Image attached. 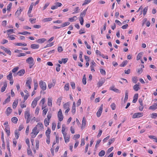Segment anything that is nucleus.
Masks as SVG:
<instances>
[{"mask_svg":"<svg viewBox=\"0 0 157 157\" xmlns=\"http://www.w3.org/2000/svg\"><path fill=\"white\" fill-rule=\"evenodd\" d=\"M32 131L33 132L31 133V136L32 138H34L39 132V131L37 130V127L36 126L33 129Z\"/></svg>","mask_w":157,"mask_h":157,"instance_id":"obj_1","label":"nucleus"},{"mask_svg":"<svg viewBox=\"0 0 157 157\" xmlns=\"http://www.w3.org/2000/svg\"><path fill=\"white\" fill-rule=\"evenodd\" d=\"M39 85L42 90L44 91L46 89V85L45 82L41 80L40 81Z\"/></svg>","mask_w":157,"mask_h":157,"instance_id":"obj_2","label":"nucleus"},{"mask_svg":"<svg viewBox=\"0 0 157 157\" xmlns=\"http://www.w3.org/2000/svg\"><path fill=\"white\" fill-rule=\"evenodd\" d=\"M58 117L59 120L60 121H63V116L61 110L60 109L58 113Z\"/></svg>","mask_w":157,"mask_h":157,"instance_id":"obj_3","label":"nucleus"},{"mask_svg":"<svg viewBox=\"0 0 157 157\" xmlns=\"http://www.w3.org/2000/svg\"><path fill=\"white\" fill-rule=\"evenodd\" d=\"M143 113H134L132 116V118L135 119L136 118H139L143 116Z\"/></svg>","mask_w":157,"mask_h":157,"instance_id":"obj_4","label":"nucleus"},{"mask_svg":"<svg viewBox=\"0 0 157 157\" xmlns=\"http://www.w3.org/2000/svg\"><path fill=\"white\" fill-rule=\"evenodd\" d=\"M103 104H101L100 106V108L98 109V111L97 113V116L98 117H99L101 115L103 109Z\"/></svg>","mask_w":157,"mask_h":157,"instance_id":"obj_5","label":"nucleus"},{"mask_svg":"<svg viewBox=\"0 0 157 157\" xmlns=\"http://www.w3.org/2000/svg\"><path fill=\"white\" fill-rule=\"evenodd\" d=\"M32 81V79L31 78H27L26 84V86L29 87V89H30L31 88L30 84L31 83Z\"/></svg>","mask_w":157,"mask_h":157,"instance_id":"obj_6","label":"nucleus"},{"mask_svg":"<svg viewBox=\"0 0 157 157\" xmlns=\"http://www.w3.org/2000/svg\"><path fill=\"white\" fill-rule=\"evenodd\" d=\"M29 109V108L27 109V110L25 112V119L30 118Z\"/></svg>","mask_w":157,"mask_h":157,"instance_id":"obj_7","label":"nucleus"},{"mask_svg":"<svg viewBox=\"0 0 157 157\" xmlns=\"http://www.w3.org/2000/svg\"><path fill=\"white\" fill-rule=\"evenodd\" d=\"M26 62L29 64H33L34 63V60L32 57H29L26 60Z\"/></svg>","mask_w":157,"mask_h":157,"instance_id":"obj_8","label":"nucleus"},{"mask_svg":"<svg viewBox=\"0 0 157 157\" xmlns=\"http://www.w3.org/2000/svg\"><path fill=\"white\" fill-rule=\"evenodd\" d=\"M56 82L54 79H53L52 80V83L48 84V88L50 89L52 87H53L55 86L56 84Z\"/></svg>","mask_w":157,"mask_h":157,"instance_id":"obj_9","label":"nucleus"},{"mask_svg":"<svg viewBox=\"0 0 157 157\" xmlns=\"http://www.w3.org/2000/svg\"><path fill=\"white\" fill-rule=\"evenodd\" d=\"M67 134H64L63 135L64 139L65 140V142L67 143L69 142L70 141V136H67Z\"/></svg>","mask_w":157,"mask_h":157,"instance_id":"obj_10","label":"nucleus"},{"mask_svg":"<svg viewBox=\"0 0 157 157\" xmlns=\"http://www.w3.org/2000/svg\"><path fill=\"white\" fill-rule=\"evenodd\" d=\"M46 40V39L44 38H43L38 39L36 40V42L38 43L42 44L44 43Z\"/></svg>","mask_w":157,"mask_h":157,"instance_id":"obj_11","label":"nucleus"},{"mask_svg":"<svg viewBox=\"0 0 157 157\" xmlns=\"http://www.w3.org/2000/svg\"><path fill=\"white\" fill-rule=\"evenodd\" d=\"M1 48L5 52H6L9 55H11V52L10 50L7 49L6 48H5L3 46Z\"/></svg>","mask_w":157,"mask_h":157,"instance_id":"obj_12","label":"nucleus"},{"mask_svg":"<svg viewBox=\"0 0 157 157\" xmlns=\"http://www.w3.org/2000/svg\"><path fill=\"white\" fill-rule=\"evenodd\" d=\"M138 94H134L133 97V99L132 101V102L133 103H135L136 102L137 100L138 99Z\"/></svg>","mask_w":157,"mask_h":157,"instance_id":"obj_13","label":"nucleus"},{"mask_svg":"<svg viewBox=\"0 0 157 157\" xmlns=\"http://www.w3.org/2000/svg\"><path fill=\"white\" fill-rule=\"evenodd\" d=\"M128 90H126L125 91V97L124 100V103L126 102L127 101L128 98Z\"/></svg>","mask_w":157,"mask_h":157,"instance_id":"obj_14","label":"nucleus"},{"mask_svg":"<svg viewBox=\"0 0 157 157\" xmlns=\"http://www.w3.org/2000/svg\"><path fill=\"white\" fill-rule=\"evenodd\" d=\"M25 73V70L22 69L21 70L17 72L18 75L20 76H22Z\"/></svg>","mask_w":157,"mask_h":157,"instance_id":"obj_15","label":"nucleus"},{"mask_svg":"<svg viewBox=\"0 0 157 157\" xmlns=\"http://www.w3.org/2000/svg\"><path fill=\"white\" fill-rule=\"evenodd\" d=\"M30 47L33 49H38L39 47V44H33L31 45Z\"/></svg>","mask_w":157,"mask_h":157,"instance_id":"obj_16","label":"nucleus"},{"mask_svg":"<svg viewBox=\"0 0 157 157\" xmlns=\"http://www.w3.org/2000/svg\"><path fill=\"white\" fill-rule=\"evenodd\" d=\"M48 105L50 107L52 106V98H50L48 99Z\"/></svg>","mask_w":157,"mask_h":157,"instance_id":"obj_17","label":"nucleus"},{"mask_svg":"<svg viewBox=\"0 0 157 157\" xmlns=\"http://www.w3.org/2000/svg\"><path fill=\"white\" fill-rule=\"evenodd\" d=\"M7 86V83L6 82L4 83V85L1 88V91L2 92H3L6 90Z\"/></svg>","mask_w":157,"mask_h":157,"instance_id":"obj_18","label":"nucleus"},{"mask_svg":"<svg viewBox=\"0 0 157 157\" xmlns=\"http://www.w3.org/2000/svg\"><path fill=\"white\" fill-rule=\"evenodd\" d=\"M87 9L88 8L81 13L80 14V17L83 18V17L85 16Z\"/></svg>","mask_w":157,"mask_h":157,"instance_id":"obj_19","label":"nucleus"},{"mask_svg":"<svg viewBox=\"0 0 157 157\" xmlns=\"http://www.w3.org/2000/svg\"><path fill=\"white\" fill-rule=\"evenodd\" d=\"M51 129L48 128V129L46 131L45 134L47 137H50V134L51 133Z\"/></svg>","mask_w":157,"mask_h":157,"instance_id":"obj_20","label":"nucleus"},{"mask_svg":"<svg viewBox=\"0 0 157 157\" xmlns=\"http://www.w3.org/2000/svg\"><path fill=\"white\" fill-rule=\"evenodd\" d=\"M110 90H112L116 93H120V91L117 89L115 88L114 86H112L110 88Z\"/></svg>","mask_w":157,"mask_h":157,"instance_id":"obj_21","label":"nucleus"},{"mask_svg":"<svg viewBox=\"0 0 157 157\" xmlns=\"http://www.w3.org/2000/svg\"><path fill=\"white\" fill-rule=\"evenodd\" d=\"M22 10L21 9H20L19 10H17L15 13V16L17 17L21 13L22 11Z\"/></svg>","mask_w":157,"mask_h":157,"instance_id":"obj_22","label":"nucleus"},{"mask_svg":"<svg viewBox=\"0 0 157 157\" xmlns=\"http://www.w3.org/2000/svg\"><path fill=\"white\" fill-rule=\"evenodd\" d=\"M18 103V100H15L13 104V109H15Z\"/></svg>","mask_w":157,"mask_h":157,"instance_id":"obj_23","label":"nucleus"},{"mask_svg":"<svg viewBox=\"0 0 157 157\" xmlns=\"http://www.w3.org/2000/svg\"><path fill=\"white\" fill-rule=\"evenodd\" d=\"M12 109L10 107H8L6 110V114L7 116H8L12 112Z\"/></svg>","mask_w":157,"mask_h":157,"instance_id":"obj_24","label":"nucleus"},{"mask_svg":"<svg viewBox=\"0 0 157 157\" xmlns=\"http://www.w3.org/2000/svg\"><path fill=\"white\" fill-rule=\"evenodd\" d=\"M18 119L16 117H13L11 119L12 121L14 123L16 124L17 122Z\"/></svg>","mask_w":157,"mask_h":157,"instance_id":"obj_25","label":"nucleus"},{"mask_svg":"<svg viewBox=\"0 0 157 157\" xmlns=\"http://www.w3.org/2000/svg\"><path fill=\"white\" fill-rule=\"evenodd\" d=\"M5 130L7 134V136H9L10 135V131L9 128L8 127H6L5 128Z\"/></svg>","mask_w":157,"mask_h":157,"instance_id":"obj_26","label":"nucleus"},{"mask_svg":"<svg viewBox=\"0 0 157 157\" xmlns=\"http://www.w3.org/2000/svg\"><path fill=\"white\" fill-rule=\"evenodd\" d=\"M105 154V152L104 150H101L98 154V155L100 157H102L104 156Z\"/></svg>","mask_w":157,"mask_h":157,"instance_id":"obj_27","label":"nucleus"},{"mask_svg":"<svg viewBox=\"0 0 157 157\" xmlns=\"http://www.w3.org/2000/svg\"><path fill=\"white\" fill-rule=\"evenodd\" d=\"M133 88L134 90L136 91H137L139 90L140 89L139 85L137 84L133 86Z\"/></svg>","mask_w":157,"mask_h":157,"instance_id":"obj_28","label":"nucleus"},{"mask_svg":"<svg viewBox=\"0 0 157 157\" xmlns=\"http://www.w3.org/2000/svg\"><path fill=\"white\" fill-rule=\"evenodd\" d=\"M143 54V52H141L139 53L137 55L136 57V59L138 60L140 59L141 58L142 55Z\"/></svg>","mask_w":157,"mask_h":157,"instance_id":"obj_29","label":"nucleus"},{"mask_svg":"<svg viewBox=\"0 0 157 157\" xmlns=\"http://www.w3.org/2000/svg\"><path fill=\"white\" fill-rule=\"evenodd\" d=\"M18 34H21L24 35H26L27 34H30V33L27 31H24L23 32H19L18 33Z\"/></svg>","mask_w":157,"mask_h":157,"instance_id":"obj_30","label":"nucleus"},{"mask_svg":"<svg viewBox=\"0 0 157 157\" xmlns=\"http://www.w3.org/2000/svg\"><path fill=\"white\" fill-rule=\"evenodd\" d=\"M6 144H7V149L9 151V155L10 156V155H11V152H10V147L9 142V141H7Z\"/></svg>","mask_w":157,"mask_h":157,"instance_id":"obj_31","label":"nucleus"},{"mask_svg":"<svg viewBox=\"0 0 157 157\" xmlns=\"http://www.w3.org/2000/svg\"><path fill=\"white\" fill-rule=\"evenodd\" d=\"M33 6V3H32L31 4V5L29 6V10H28V14L30 13H31V11L32 10Z\"/></svg>","mask_w":157,"mask_h":157,"instance_id":"obj_32","label":"nucleus"},{"mask_svg":"<svg viewBox=\"0 0 157 157\" xmlns=\"http://www.w3.org/2000/svg\"><path fill=\"white\" fill-rule=\"evenodd\" d=\"M15 44L16 45L19 46H26L27 45V44L26 43L23 44L21 43H15Z\"/></svg>","mask_w":157,"mask_h":157,"instance_id":"obj_33","label":"nucleus"},{"mask_svg":"<svg viewBox=\"0 0 157 157\" xmlns=\"http://www.w3.org/2000/svg\"><path fill=\"white\" fill-rule=\"evenodd\" d=\"M77 19V17L76 16H74L72 17H70L69 18V20L71 22H73L75 20H76Z\"/></svg>","mask_w":157,"mask_h":157,"instance_id":"obj_34","label":"nucleus"},{"mask_svg":"<svg viewBox=\"0 0 157 157\" xmlns=\"http://www.w3.org/2000/svg\"><path fill=\"white\" fill-rule=\"evenodd\" d=\"M12 73L10 72V74L9 75H8L7 76V78L9 80H10L13 79V76H12Z\"/></svg>","mask_w":157,"mask_h":157,"instance_id":"obj_35","label":"nucleus"},{"mask_svg":"<svg viewBox=\"0 0 157 157\" xmlns=\"http://www.w3.org/2000/svg\"><path fill=\"white\" fill-rule=\"evenodd\" d=\"M15 136L16 138L17 139H18L19 137L20 134L19 132L17 130H15Z\"/></svg>","mask_w":157,"mask_h":157,"instance_id":"obj_36","label":"nucleus"},{"mask_svg":"<svg viewBox=\"0 0 157 157\" xmlns=\"http://www.w3.org/2000/svg\"><path fill=\"white\" fill-rule=\"evenodd\" d=\"M128 63L127 60L124 61L122 62V63L120 65V66L121 67H124Z\"/></svg>","mask_w":157,"mask_h":157,"instance_id":"obj_37","label":"nucleus"},{"mask_svg":"<svg viewBox=\"0 0 157 157\" xmlns=\"http://www.w3.org/2000/svg\"><path fill=\"white\" fill-rule=\"evenodd\" d=\"M44 125L46 126H47L49 123V120H47V118H45L44 120Z\"/></svg>","mask_w":157,"mask_h":157,"instance_id":"obj_38","label":"nucleus"},{"mask_svg":"<svg viewBox=\"0 0 157 157\" xmlns=\"http://www.w3.org/2000/svg\"><path fill=\"white\" fill-rule=\"evenodd\" d=\"M157 109V106L155 105L154 104L150 106L149 108V109H151L155 110Z\"/></svg>","mask_w":157,"mask_h":157,"instance_id":"obj_39","label":"nucleus"},{"mask_svg":"<svg viewBox=\"0 0 157 157\" xmlns=\"http://www.w3.org/2000/svg\"><path fill=\"white\" fill-rule=\"evenodd\" d=\"M83 54V52L82 51H80L79 53V58L81 62H83V59H82V56Z\"/></svg>","mask_w":157,"mask_h":157,"instance_id":"obj_40","label":"nucleus"},{"mask_svg":"<svg viewBox=\"0 0 157 157\" xmlns=\"http://www.w3.org/2000/svg\"><path fill=\"white\" fill-rule=\"evenodd\" d=\"M86 120L84 117L83 118L82 120V125L83 127H85L86 125Z\"/></svg>","mask_w":157,"mask_h":157,"instance_id":"obj_41","label":"nucleus"},{"mask_svg":"<svg viewBox=\"0 0 157 157\" xmlns=\"http://www.w3.org/2000/svg\"><path fill=\"white\" fill-rule=\"evenodd\" d=\"M70 24V23L69 22H67L64 23L61 25V27L62 28L65 27L69 25Z\"/></svg>","mask_w":157,"mask_h":157,"instance_id":"obj_42","label":"nucleus"},{"mask_svg":"<svg viewBox=\"0 0 157 157\" xmlns=\"http://www.w3.org/2000/svg\"><path fill=\"white\" fill-rule=\"evenodd\" d=\"M52 19L51 18L48 17L47 18H44L43 21L44 22H47V21H50L52 20Z\"/></svg>","mask_w":157,"mask_h":157,"instance_id":"obj_43","label":"nucleus"},{"mask_svg":"<svg viewBox=\"0 0 157 157\" xmlns=\"http://www.w3.org/2000/svg\"><path fill=\"white\" fill-rule=\"evenodd\" d=\"M64 89L66 91H68L69 89V85L68 83L66 84L64 86Z\"/></svg>","mask_w":157,"mask_h":157,"instance_id":"obj_44","label":"nucleus"},{"mask_svg":"<svg viewBox=\"0 0 157 157\" xmlns=\"http://www.w3.org/2000/svg\"><path fill=\"white\" fill-rule=\"evenodd\" d=\"M104 82H105V81H99L98 82V87H101V86H102Z\"/></svg>","mask_w":157,"mask_h":157,"instance_id":"obj_45","label":"nucleus"},{"mask_svg":"<svg viewBox=\"0 0 157 157\" xmlns=\"http://www.w3.org/2000/svg\"><path fill=\"white\" fill-rule=\"evenodd\" d=\"M114 141H115V138H111L109 140L108 145H110L113 142H114Z\"/></svg>","mask_w":157,"mask_h":157,"instance_id":"obj_46","label":"nucleus"},{"mask_svg":"<svg viewBox=\"0 0 157 157\" xmlns=\"http://www.w3.org/2000/svg\"><path fill=\"white\" fill-rule=\"evenodd\" d=\"M10 96H9L5 100V101L3 103V104H4L7 102H9L10 101Z\"/></svg>","mask_w":157,"mask_h":157,"instance_id":"obj_47","label":"nucleus"},{"mask_svg":"<svg viewBox=\"0 0 157 157\" xmlns=\"http://www.w3.org/2000/svg\"><path fill=\"white\" fill-rule=\"evenodd\" d=\"M137 72L139 74H141L143 71V70L142 68H139L137 70Z\"/></svg>","mask_w":157,"mask_h":157,"instance_id":"obj_48","label":"nucleus"},{"mask_svg":"<svg viewBox=\"0 0 157 157\" xmlns=\"http://www.w3.org/2000/svg\"><path fill=\"white\" fill-rule=\"evenodd\" d=\"M34 89L36 90L37 89L38 86V84L37 82L36 81H34Z\"/></svg>","mask_w":157,"mask_h":157,"instance_id":"obj_49","label":"nucleus"},{"mask_svg":"<svg viewBox=\"0 0 157 157\" xmlns=\"http://www.w3.org/2000/svg\"><path fill=\"white\" fill-rule=\"evenodd\" d=\"M65 126L64 125H63L62 126V132L63 135L64 134H67V133L65 132Z\"/></svg>","mask_w":157,"mask_h":157,"instance_id":"obj_50","label":"nucleus"},{"mask_svg":"<svg viewBox=\"0 0 157 157\" xmlns=\"http://www.w3.org/2000/svg\"><path fill=\"white\" fill-rule=\"evenodd\" d=\"M91 0H85L84 1V2L82 4V6H84L87 4L89 3L91 1Z\"/></svg>","mask_w":157,"mask_h":157,"instance_id":"obj_51","label":"nucleus"},{"mask_svg":"<svg viewBox=\"0 0 157 157\" xmlns=\"http://www.w3.org/2000/svg\"><path fill=\"white\" fill-rule=\"evenodd\" d=\"M148 9V6H146L143 10V14L145 16L146 13Z\"/></svg>","mask_w":157,"mask_h":157,"instance_id":"obj_52","label":"nucleus"},{"mask_svg":"<svg viewBox=\"0 0 157 157\" xmlns=\"http://www.w3.org/2000/svg\"><path fill=\"white\" fill-rule=\"evenodd\" d=\"M132 82L134 83H136L138 81L136 77H133L132 78Z\"/></svg>","mask_w":157,"mask_h":157,"instance_id":"obj_53","label":"nucleus"},{"mask_svg":"<svg viewBox=\"0 0 157 157\" xmlns=\"http://www.w3.org/2000/svg\"><path fill=\"white\" fill-rule=\"evenodd\" d=\"M156 117H157V113H153L151 114V117L152 118L155 119Z\"/></svg>","mask_w":157,"mask_h":157,"instance_id":"obj_54","label":"nucleus"},{"mask_svg":"<svg viewBox=\"0 0 157 157\" xmlns=\"http://www.w3.org/2000/svg\"><path fill=\"white\" fill-rule=\"evenodd\" d=\"M100 71L101 74L103 75H105L106 74V72L105 71L102 69H100Z\"/></svg>","mask_w":157,"mask_h":157,"instance_id":"obj_55","label":"nucleus"},{"mask_svg":"<svg viewBox=\"0 0 157 157\" xmlns=\"http://www.w3.org/2000/svg\"><path fill=\"white\" fill-rule=\"evenodd\" d=\"M37 103V102L33 101L31 104L32 107H33V108H34L36 106Z\"/></svg>","mask_w":157,"mask_h":157,"instance_id":"obj_56","label":"nucleus"},{"mask_svg":"<svg viewBox=\"0 0 157 157\" xmlns=\"http://www.w3.org/2000/svg\"><path fill=\"white\" fill-rule=\"evenodd\" d=\"M111 107L112 110H114L116 108L115 104L114 103H113L111 105Z\"/></svg>","mask_w":157,"mask_h":157,"instance_id":"obj_57","label":"nucleus"},{"mask_svg":"<svg viewBox=\"0 0 157 157\" xmlns=\"http://www.w3.org/2000/svg\"><path fill=\"white\" fill-rule=\"evenodd\" d=\"M12 5V3H10L7 6V10L8 11H10V9L11 8Z\"/></svg>","mask_w":157,"mask_h":157,"instance_id":"obj_58","label":"nucleus"},{"mask_svg":"<svg viewBox=\"0 0 157 157\" xmlns=\"http://www.w3.org/2000/svg\"><path fill=\"white\" fill-rule=\"evenodd\" d=\"M19 69V67H16L14 68L12 70V72L14 73L16 72L17 71L18 69Z\"/></svg>","mask_w":157,"mask_h":157,"instance_id":"obj_59","label":"nucleus"},{"mask_svg":"<svg viewBox=\"0 0 157 157\" xmlns=\"http://www.w3.org/2000/svg\"><path fill=\"white\" fill-rule=\"evenodd\" d=\"M71 85L73 89H74L75 88V83L74 82H71Z\"/></svg>","mask_w":157,"mask_h":157,"instance_id":"obj_60","label":"nucleus"},{"mask_svg":"<svg viewBox=\"0 0 157 157\" xmlns=\"http://www.w3.org/2000/svg\"><path fill=\"white\" fill-rule=\"evenodd\" d=\"M62 100V98L60 97L57 100V103L59 105H60Z\"/></svg>","mask_w":157,"mask_h":157,"instance_id":"obj_61","label":"nucleus"},{"mask_svg":"<svg viewBox=\"0 0 157 157\" xmlns=\"http://www.w3.org/2000/svg\"><path fill=\"white\" fill-rule=\"evenodd\" d=\"M36 20V18H30L29 19V21H30L31 23L32 24H34L36 23L35 21Z\"/></svg>","mask_w":157,"mask_h":157,"instance_id":"obj_62","label":"nucleus"},{"mask_svg":"<svg viewBox=\"0 0 157 157\" xmlns=\"http://www.w3.org/2000/svg\"><path fill=\"white\" fill-rule=\"evenodd\" d=\"M48 109H47V108H46V109H44L43 110V116L44 115H45L46 113H47L48 111Z\"/></svg>","mask_w":157,"mask_h":157,"instance_id":"obj_63","label":"nucleus"},{"mask_svg":"<svg viewBox=\"0 0 157 157\" xmlns=\"http://www.w3.org/2000/svg\"><path fill=\"white\" fill-rule=\"evenodd\" d=\"M56 125L55 123H53L52 124V130L54 131L55 130Z\"/></svg>","mask_w":157,"mask_h":157,"instance_id":"obj_64","label":"nucleus"}]
</instances>
